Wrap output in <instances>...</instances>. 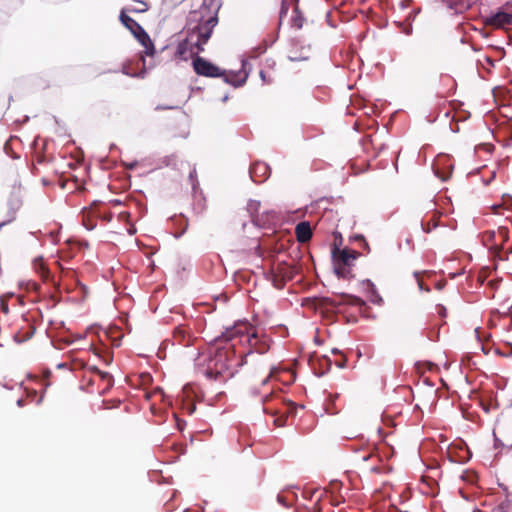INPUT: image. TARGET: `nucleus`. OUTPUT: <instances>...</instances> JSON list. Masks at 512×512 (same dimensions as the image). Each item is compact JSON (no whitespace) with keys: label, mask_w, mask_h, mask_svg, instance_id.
I'll list each match as a JSON object with an SVG mask.
<instances>
[{"label":"nucleus","mask_w":512,"mask_h":512,"mask_svg":"<svg viewBox=\"0 0 512 512\" xmlns=\"http://www.w3.org/2000/svg\"><path fill=\"white\" fill-rule=\"evenodd\" d=\"M221 5V0H202L199 8L189 13L186 37L177 46L176 53L179 57H184L187 52L195 55L205 50L204 46L218 24Z\"/></svg>","instance_id":"obj_1"},{"label":"nucleus","mask_w":512,"mask_h":512,"mask_svg":"<svg viewBox=\"0 0 512 512\" xmlns=\"http://www.w3.org/2000/svg\"><path fill=\"white\" fill-rule=\"evenodd\" d=\"M241 327H230L215 340L211 348V356L204 370V375L212 381L226 382L237 372V368L245 363L246 357L251 353L236 351V344L233 343L235 336L243 332Z\"/></svg>","instance_id":"obj_2"},{"label":"nucleus","mask_w":512,"mask_h":512,"mask_svg":"<svg viewBox=\"0 0 512 512\" xmlns=\"http://www.w3.org/2000/svg\"><path fill=\"white\" fill-rule=\"evenodd\" d=\"M200 53L191 55L189 52L185 54L184 57H181L182 59H187V56H190L193 58V68L196 74L204 77H224V81L227 83H230L234 85L235 87L242 86L246 81V76L238 80V74L230 73L225 74L219 67L214 65L213 63L209 62L203 57L199 56Z\"/></svg>","instance_id":"obj_3"},{"label":"nucleus","mask_w":512,"mask_h":512,"mask_svg":"<svg viewBox=\"0 0 512 512\" xmlns=\"http://www.w3.org/2000/svg\"><path fill=\"white\" fill-rule=\"evenodd\" d=\"M360 256V253L348 248L339 249L334 247L332 249V257L334 263V271L338 277L343 279H350L352 274V267L354 261Z\"/></svg>","instance_id":"obj_4"},{"label":"nucleus","mask_w":512,"mask_h":512,"mask_svg":"<svg viewBox=\"0 0 512 512\" xmlns=\"http://www.w3.org/2000/svg\"><path fill=\"white\" fill-rule=\"evenodd\" d=\"M275 400L276 399L272 393L266 395L262 400L263 411L264 413L271 414L273 416L280 414V416L274 419V425L277 427H282L286 424L287 414L288 412H290L291 404H289V406L286 407L285 411H282L278 406L270 405Z\"/></svg>","instance_id":"obj_5"},{"label":"nucleus","mask_w":512,"mask_h":512,"mask_svg":"<svg viewBox=\"0 0 512 512\" xmlns=\"http://www.w3.org/2000/svg\"><path fill=\"white\" fill-rule=\"evenodd\" d=\"M360 467L365 472H379L380 471V457L374 453L373 448H368L358 456Z\"/></svg>","instance_id":"obj_6"},{"label":"nucleus","mask_w":512,"mask_h":512,"mask_svg":"<svg viewBox=\"0 0 512 512\" xmlns=\"http://www.w3.org/2000/svg\"><path fill=\"white\" fill-rule=\"evenodd\" d=\"M234 327H239V328L241 327V329L244 330L243 332L238 333L235 336L233 343H235L236 346L238 344L247 343L250 346V348H254L260 353L264 352L265 349L263 347H259V348L257 347V343H258L257 334L254 332L252 334H250L249 327L246 323H239V324H236Z\"/></svg>","instance_id":"obj_7"},{"label":"nucleus","mask_w":512,"mask_h":512,"mask_svg":"<svg viewBox=\"0 0 512 512\" xmlns=\"http://www.w3.org/2000/svg\"><path fill=\"white\" fill-rule=\"evenodd\" d=\"M483 22L485 26L492 27L494 29H505L512 26V14L498 11L493 15L485 17Z\"/></svg>","instance_id":"obj_8"},{"label":"nucleus","mask_w":512,"mask_h":512,"mask_svg":"<svg viewBox=\"0 0 512 512\" xmlns=\"http://www.w3.org/2000/svg\"><path fill=\"white\" fill-rule=\"evenodd\" d=\"M195 338L191 333V330L184 326L176 327L173 331V341L174 344L189 347L193 345Z\"/></svg>","instance_id":"obj_9"},{"label":"nucleus","mask_w":512,"mask_h":512,"mask_svg":"<svg viewBox=\"0 0 512 512\" xmlns=\"http://www.w3.org/2000/svg\"><path fill=\"white\" fill-rule=\"evenodd\" d=\"M251 179L256 183L264 182L270 175V168L266 163L255 162L249 169Z\"/></svg>","instance_id":"obj_10"},{"label":"nucleus","mask_w":512,"mask_h":512,"mask_svg":"<svg viewBox=\"0 0 512 512\" xmlns=\"http://www.w3.org/2000/svg\"><path fill=\"white\" fill-rule=\"evenodd\" d=\"M295 235L298 242H308L313 235L310 223L307 221H302L298 223L295 227Z\"/></svg>","instance_id":"obj_11"},{"label":"nucleus","mask_w":512,"mask_h":512,"mask_svg":"<svg viewBox=\"0 0 512 512\" xmlns=\"http://www.w3.org/2000/svg\"><path fill=\"white\" fill-rule=\"evenodd\" d=\"M119 19L135 38L137 34H140L142 31H144L143 27L137 21L126 14V10L121 11Z\"/></svg>","instance_id":"obj_12"},{"label":"nucleus","mask_w":512,"mask_h":512,"mask_svg":"<svg viewBox=\"0 0 512 512\" xmlns=\"http://www.w3.org/2000/svg\"><path fill=\"white\" fill-rule=\"evenodd\" d=\"M496 238L498 245L496 246L495 253H499L500 251L506 249L505 244L509 241V229L507 227L501 226L496 231ZM512 246L507 247V250L511 249Z\"/></svg>","instance_id":"obj_13"},{"label":"nucleus","mask_w":512,"mask_h":512,"mask_svg":"<svg viewBox=\"0 0 512 512\" xmlns=\"http://www.w3.org/2000/svg\"><path fill=\"white\" fill-rule=\"evenodd\" d=\"M136 39L138 42L144 47V54L147 56H153L155 54L154 44L148 35V33L144 30L140 34L136 35Z\"/></svg>","instance_id":"obj_14"},{"label":"nucleus","mask_w":512,"mask_h":512,"mask_svg":"<svg viewBox=\"0 0 512 512\" xmlns=\"http://www.w3.org/2000/svg\"><path fill=\"white\" fill-rule=\"evenodd\" d=\"M482 241L485 246H487V247H489V249L495 251L496 246L498 245L497 238H496V231H486L483 234Z\"/></svg>","instance_id":"obj_15"},{"label":"nucleus","mask_w":512,"mask_h":512,"mask_svg":"<svg viewBox=\"0 0 512 512\" xmlns=\"http://www.w3.org/2000/svg\"><path fill=\"white\" fill-rule=\"evenodd\" d=\"M92 371L101 381L105 382V389H108L113 385V378L109 373L101 371L96 367H93Z\"/></svg>","instance_id":"obj_16"},{"label":"nucleus","mask_w":512,"mask_h":512,"mask_svg":"<svg viewBox=\"0 0 512 512\" xmlns=\"http://www.w3.org/2000/svg\"><path fill=\"white\" fill-rule=\"evenodd\" d=\"M341 300L343 303H346L349 305H354V306L364 305V301L361 298H359L357 296L349 295V294H342Z\"/></svg>","instance_id":"obj_17"},{"label":"nucleus","mask_w":512,"mask_h":512,"mask_svg":"<svg viewBox=\"0 0 512 512\" xmlns=\"http://www.w3.org/2000/svg\"><path fill=\"white\" fill-rule=\"evenodd\" d=\"M297 1L298 0H282L281 1V9H280V13H279L280 23L282 22L284 16L287 15V12H288L290 6Z\"/></svg>","instance_id":"obj_18"},{"label":"nucleus","mask_w":512,"mask_h":512,"mask_svg":"<svg viewBox=\"0 0 512 512\" xmlns=\"http://www.w3.org/2000/svg\"><path fill=\"white\" fill-rule=\"evenodd\" d=\"M279 273L285 281L291 280L294 277L295 273H297V268L296 267H286V268L281 269L279 271Z\"/></svg>","instance_id":"obj_19"},{"label":"nucleus","mask_w":512,"mask_h":512,"mask_svg":"<svg viewBox=\"0 0 512 512\" xmlns=\"http://www.w3.org/2000/svg\"><path fill=\"white\" fill-rule=\"evenodd\" d=\"M295 16L292 19V26L296 29H300L303 26L304 18L298 13L297 6L294 8Z\"/></svg>","instance_id":"obj_20"},{"label":"nucleus","mask_w":512,"mask_h":512,"mask_svg":"<svg viewBox=\"0 0 512 512\" xmlns=\"http://www.w3.org/2000/svg\"><path fill=\"white\" fill-rule=\"evenodd\" d=\"M133 1L136 2L138 4V6L134 7V8H129V9H127V11L134 12V13H142V12H145L148 10V5L146 2H144L142 0H133Z\"/></svg>","instance_id":"obj_21"},{"label":"nucleus","mask_w":512,"mask_h":512,"mask_svg":"<svg viewBox=\"0 0 512 512\" xmlns=\"http://www.w3.org/2000/svg\"><path fill=\"white\" fill-rule=\"evenodd\" d=\"M285 280L283 279V277L279 274H275L273 276V284L276 288L278 289H282L285 285Z\"/></svg>","instance_id":"obj_22"},{"label":"nucleus","mask_w":512,"mask_h":512,"mask_svg":"<svg viewBox=\"0 0 512 512\" xmlns=\"http://www.w3.org/2000/svg\"><path fill=\"white\" fill-rule=\"evenodd\" d=\"M260 77H261L262 81L266 84H271L273 82V79L270 76L267 77V72L264 70L260 71Z\"/></svg>","instance_id":"obj_23"},{"label":"nucleus","mask_w":512,"mask_h":512,"mask_svg":"<svg viewBox=\"0 0 512 512\" xmlns=\"http://www.w3.org/2000/svg\"><path fill=\"white\" fill-rule=\"evenodd\" d=\"M435 173L443 181H446L451 175V171H449L448 173H440L438 168L435 170Z\"/></svg>","instance_id":"obj_24"},{"label":"nucleus","mask_w":512,"mask_h":512,"mask_svg":"<svg viewBox=\"0 0 512 512\" xmlns=\"http://www.w3.org/2000/svg\"><path fill=\"white\" fill-rule=\"evenodd\" d=\"M432 227H436V223H435V222H433V223L431 224V221H429V222H428V224H427V226H425V225L422 223V229H423V231H424V232H426V233H429V232L431 231Z\"/></svg>","instance_id":"obj_25"},{"label":"nucleus","mask_w":512,"mask_h":512,"mask_svg":"<svg viewBox=\"0 0 512 512\" xmlns=\"http://www.w3.org/2000/svg\"><path fill=\"white\" fill-rule=\"evenodd\" d=\"M289 59L292 60V61H301V60L308 59V56H293V55H289Z\"/></svg>","instance_id":"obj_26"},{"label":"nucleus","mask_w":512,"mask_h":512,"mask_svg":"<svg viewBox=\"0 0 512 512\" xmlns=\"http://www.w3.org/2000/svg\"><path fill=\"white\" fill-rule=\"evenodd\" d=\"M271 375H272V370L268 369V374L261 380V383L263 385H265L269 381Z\"/></svg>","instance_id":"obj_27"},{"label":"nucleus","mask_w":512,"mask_h":512,"mask_svg":"<svg viewBox=\"0 0 512 512\" xmlns=\"http://www.w3.org/2000/svg\"><path fill=\"white\" fill-rule=\"evenodd\" d=\"M438 313H439L441 316H445L446 309H445L444 307H440V308H439Z\"/></svg>","instance_id":"obj_28"},{"label":"nucleus","mask_w":512,"mask_h":512,"mask_svg":"<svg viewBox=\"0 0 512 512\" xmlns=\"http://www.w3.org/2000/svg\"><path fill=\"white\" fill-rule=\"evenodd\" d=\"M497 284H498V281H493V280L489 281V285H490L491 287H493V288H494Z\"/></svg>","instance_id":"obj_29"},{"label":"nucleus","mask_w":512,"mask_h":512,"mask_svg":"<svg viewBox=\"0 0 512 512\" xmlns=\"http://www.w3.org/2000/svg\"><path fill=\"white\" fill-rule=\"evenodd\" d=\"M43 161H44L43 157H38V158H37V162H38V163H42Z\"/></svg>","instance_id":"obj_30"},{"label":"nucleus","mask_w":512,"mask_h":512,"mask_svg":"<svg viewBox=\"0 0 512 512\" xmlns=\"http://www.w3.org/2000/svg\"><path fill=\"white\" fill-rule=\"evenodd\" d=\"M360 239L364 242L365 247H368V243L364 240V238L361 236Z\"/></svg>","instance_id":"obj_31"},{"label":"nucleus","mask_w":512,"mask_h":512,"mask_svg":"<svg viewBox=\"0 0 512 512\" xmlns=\"http://www.w3.org/2000/svg\"><path fill=\"white\" fill-rule=\"evenodd\" d=\"M17 404H18L19 406H22V405H23V400H18Z\"/></svg>","instance_id":"obj_32"},{"label":"nucleus","mask_w":512,"mask_h":512,"mask_svg":"<svg viewBox=\"0 0 512 512\" xmlns=\"http://www.w3.org/2000/svg\"><path fill=\"white\" fill-rule=\"evenodd\" d=\"M161 109H164V107H162V106H157L156 107V110H161Z\"/></svg>","instance_id":"obj_33"}]
</instances>
